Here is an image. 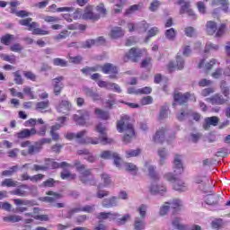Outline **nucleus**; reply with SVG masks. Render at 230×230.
<instances>
[{
  "label": "nucleus",
  "mask_w": 230,
  "mask_h": 230,
  "mask_svg": "<svg viewBox=\"0 0 230 230\" xmlns=\"http://www.w3.org/2000/svg\"><path fill=\"white\" fill-rule=\"evenodd\" d=\"M146 209L148 207L146 205H141L138 208V213L140 217H135L134 221V229L135 230H144L146 226V223H145V217H146Z\"/></svg>",
  "instance_id": "obj_3"
},
{
  "label": "nucleus",
  "mask_w": 230,
  "mask_h": 230,
  "mask_svg": "<svg viewBox=\"0 0 230 230\" xmlns=\"http://www.w3.org/2000/svg\"><path fill=\"white\" fill-rule=\"evenodd\" d=\"M53 64L55 66H59L60 67H67L68 63L65 59H62L60 58H57L53 59Z\"/></svg>",
  "instance_id": "obj_53"
},
{
  "label": "nucleus",
  "mask_w": 230,
  "mask_h": 230,
  "mask_svg": "<svg viewBox=\"0 0 230 230\" xmlns=\"http://www.w3.org/2000/svg\"><path fill=\"white\" fill-rule=\"evenodd\" d=\"M219 121H220V119L217 116L206 118L204 120V123H203L204 130H209L211 125H212V127H217V125H218Z\"/></svg>",
  "instance_id": "obj_14"
},
{
  "label": "nucleus",
  "mask_w": 230,
  "mask_h": 230,
  "mask_svg": "<svg viewBox=\"0 0 230 230\" xmlns=\"http://www.w3.org/2000/svg\"><path fill=\"white\" fill-rule=\"evenodd\" d=\"M14 76V83L17 85H22L24 84V80H22V75H21V73L19 71L13 72Z\"/></svg>",
  "instance_id": "obj_50"
},
{
  "label": "nucleus",
  "mask_w": 230,
  "mask_h": 230,
  "mask_svg": "<svg viewBox=\"0 0 230 230\" xmlns=\"http://www.w3.org/2000/svg\"><path fill=\"white\" fill-rule=\"evenodd\" d=\"M49 107V101H41L36 103V111H40V112H42L45 109H48Z\"/></svg>",
  "instance_id": "obj_41"
},
{
  "label": "nucleus",
  "mask_w": 230,
  "mask_h": 230,
  "mask_svg": "<svg viewBox=\"0 0 230 230\" xmlns=\"http://www.w3.org/2000/svg\"><path fill=\"white\" fill-rule=\"evenodd\" d=\"M136 30L137 31H146L148 30V23L146 21H142L136 24Z\"/></svg>",
  "instance_id": "obj_49"
},
{
  "label": "nucleus",
  "mask_w": 230,
  "mask_h": 230,
  "mask_svg": "<svg viewBox=\"0 0 230 230\" xmlns=\"http://www.w3.org/2000/svg\"><path fill=\"white\" fill-rule=\"evenodd\" d=\"M61 179L66 181H75V179H76V174L71 173L69 171H64L61 172Z\"/></svg>",
  "instance_id": "obj_42"
},
{
  "label": "nucleus",
  "mask_w": 230,
  "mask_h": 230,
  "mask_svg": "<svg viewBox=\"0 0 230 230\" xmlns=\"http://www.w3.org/2000/svg\"><path fill=\"white\" fill-rule=\"evenodd\" d=\"M165 204H168L174 211H181V208H182V201L177 199H172V202H166Z\"/></svg>",
  "instance_id": "obj_35"
},
{
  "label": "nucleus",
  "mask_w": 230,
  "mask_h": 230,
  "mask_svg": "<svg viewBox=\"0 0 230 230\" xmlns=\"http://www.w3.org/2000/svg\"><path fill=\"white\" fill-rule=\"evenodd\" d=\"M89 116H91V113L88 111L79 110L77 113L73 116V119L77 125H84L85 121L89 119Z\"/></svg>",
  "instance_id": "obj_4"
},
{
  "label": "nucleus",
  "mask_w": 230,
  "mask_h": 230,
  "mask_svg": "<svg viewBox=\"0 0 230 230\" xmlns=\"http://www.w3.org/2000/svg\"><path fill=\"white\" fill-rule=\"evenodd\" d=\"M178 4L181 5L180 9V13L182 15V13H188L189 17H193L194 19H197L195 16V13L191 8H190V2H184V0H179Z\"/></svg>",
  "instance_id": "obj_7"
},
{
  "label": "nucleus",
  "mask_w": 230,
  "mask_h": 230,
  "mask_svg": "<svg viewBox=\"0 0 230 230\" xmlns=\"http://www.w3.org/2000/svg\"><path fill=\"white\" fill-rule=\"evenodd\" d=\"M37 134V129L35 128H31V129L24 128L22 131L16 134L18 139H28V137H31V136H35Z\"/></svg>",
  "instance_id": "obj_16"
},
{
  "label": "nucleus",
  "mask_w": 230,
  "mask_h": 230,
  "mask_svg": "<svg viewBox=\"0 0 230 230\" xmlns=\"http://www.w3.org/2000/svg\"><path fill=\"white\" fill-rule=\"evenodd\" d=\"M1 58H3V60H4L5 62H10V64H15L16 62L15 56L13 55L9 56V55L2 54Z\"/></svg>",
  "instance_id": "obj_64"
},
{
  "label": "nucleus",
  "mask_w": 230,
  "mask_h": 230,
  "mask_svg": "<svg viewBox=\"0 0 230 230\" xmlns=\"http://www.w3.org/2000/svg\"><path fill=\"white\" fill-rule=\"evenodd\" d=\"M96 11L102 15V17L107 15V8H105V4L103 3H101L96 6Z\"/></svg>",
  "instance_id": "obj_57"
},
{
  "label": "nucleus",
  "mask_w": 230,
  "mask_h": 230,
  "mask_svg": "<svg viewBox=\"0 0 230 230\" xmlns=\"http://www.w3.org/2000/svg\"><path fill=\"white\" fill-rule=\"evenodd\" d=\"M13 202L15 206H31V201L28 199H14Z\"/></svg>",
  "instance_id": "obj_48"
},
{
  "label": "nucleus",
  "mask_w": 230,
  "mask_h": 230,
  "mask_svg": "<svg viewBox=\"0 0 230 230\" xmlns=\"http://www.w3.org/2000/svg\"><path fill=\"white\" fill-rule=\"evenodd\" d=\"M173 171L176 175H181L182 172H184V168L182 167V156L180 155H175L174 156Z\"/></svg>",
  "instance_id": "obj_12"
},
{
  "label": "nucleus",
  "mask_w": 230,
  "mask_h": 230,
  "mask_svg": "<svg viewBox=\"0 0 230 230\" xmlns=\"http://www.w3.org/2000/svg\"><path fill=\"white\" fill-rule=\"evenodd\" d=\"M17 165H14L13 167H11L9 170H5L2 172V175L4 177H12V175H13V173H15V172H17Z\"/></svg>",
  "instance_id": "obj_54"
},
{
  "label": "nucleus",
  "mask_w": 230,
  "mask_h": 230,
  "mask_svg": "<svg viewBox=\"0 0 230 230\" xmlns=\"http://www.w3.org/2000/svg\"><path fill=\"white\" fill-rule=\"evenodd\" d=\"M173 190L175 191H179L180 193L182 191H188V185L182 180L177 179L172 185Z\"/></svg>",
  "instance_id": "obj_23"
},
{
  "label": "nucleus",
  "mask_w": 230,
  "mask_h": 230,
  "mask_svg": "<svg viewBox=\"0 0 230 230\" xmlns=\"http://www.w3.org/2000/svg\"><path fill=\"white\" fill-rule=\"evenodd\" d=\"M46 194L49 196L42 198V200L43 202H49V204H55L56 200L60 199V194L51 190L48 191Z\"/></svg>",
  "instance_id": "obj_21"
},
{
  "label": "nucleus",
  "mask_w": 230,
  "mask_h": 230,
  "mask_svg": "<svg viewBox=\"0 0 230 230\" xmlns=\"http://www.w3.org/2000/svg\"><path fill=\"white\" fill-rule=\"evenodd\" d=\"M149 191L151 195H157V194L164 195L167 190H166V187L163 185H157L155 183H152L149 187Z\"/></svg>",
  "instance_id": "obj_17"
},
{
  "label": "nucleus",
  "mask_w": 230,
  "mask_h": 230,
  "mask_svg": "<svg viewBox=\"0 0 230 230\" xmlns=\"http://www.w3.org/2000/svg\"><path fill=\"white\" fill-rule=\"evenodd\" d=\"M217 31V23L213 21H209L207 22V33L208 35H215Z\"/></svg>",
  "instance_id": "obj_38"
},
{
  "label": "nucleus",
  "mask_w": 230,
  "mask_h": 230,
  "mask_svg": "<svg viewBox=\"0 0 230 230\" xmlns=\"http://www.w3.org/2000/svg\"><path fill=\"white\" fill-rule=\"evenodd\" d=\"M124 35L125 31H123L121 27H114L110 32V37H111V39H119V37H123Z\"/></svg>",
  "instance_id": "obj_29"
},
{
  "label": "nucleus",
  "mask_w": 230,
  "mask_h": 230,
  "mask_svg": "<svg viewBox=\"0 0 230 230\" xmlns=\"http://www.w3.org/2000/svg\"><path fill=\"white\" fill-rule=\"evenodd\" d=\"M73 108V104L71 102L67 100H62L59 102V103L57 106L58 112H60L61 114H67L71 109Z\"/></svg>",
  "instance_id": "obj_8"
},
{
  "label": "nucleus",
  "mask_w": 230,
  "mask_h": 230,
  "mask_svg": "<svg viewBox=\"0 0 230 230\" xmlns=\"http://www.w3.org/2000/svg\"><path fill=\"white\" fill-rule=\"evenodd\" d=\"M28 190V185H21L20 188L14 189L13 190L10 191L11 195H16L17 197H28V192L24 190Z\"/></svg>",
  "instance_id": "obj_28"
},
{
  "label": "nucleus",
  "mask_w": 230,
  "mask_h": 230,
  "mask_svg": "<svg viewBox=\"0 0 230 230\" xmlns=\"http://www.w3.org/2000/svg\"><path fill=\"white\" fill-rule=\"evenodd\" d=\"M124 168L127 170V172L132 173V175H136L137 173V166L132 163H126L124 164Z\"/></svg>",
  "instance_id": "obj_40"
},
{
  "label": "nucleus",
  "mask_w": 230,
  "mask_h": 230,
  "mask_svg": "<svg viewBox=\"0 0 230 230\" xmlns=\"http://www.w3.org/2000/svg\"><path fill=\"white\" fill-rule=\"evenodd\" d=\"M19 182L17 181H13V179H4L1 182V186L6 187V188H15Z\"/></svg>",
  "instance_id": "obj_37"
},
{
  "label": "nucleus",
  "mask_w": 230,
  "mask_h": 230,
  "mask_svg": "<svg viewBox=\"0 0 230 230\" xmlns=\"http://www.w3.org/2000/svg\"><path fill=\"white\" fill-rule=\"evenodd\" d=\"M79 181L83 182V184H89L94 182V177L93 176V171L91 169H86L80 172Z\"/></svg>",
  "instance_id": "obj_6"
},
{
  "label": "nucleus",
  "mask_w": 230,
  "mask_h": 230,
  "mask_svg": "<svg viewBox=\"0 0 230 230\" xmlns=\"http://www.w3.org/2000/svg\"><path fill=\"white\" fill-rule=\"evenodd\" d=\"M172 225L174 229L177 230H188V226L181 222L180 217H174L172 221Z\"/></svg>",
  "instance_id": "obj_31"
},
{
  "label": "nucleus",
  "mask_w": 230,
  "mask_h": 230,
  "mask_svg": "<svg viewBox=\"0 0 230 230\" xmlns=\"http://www.w3.org/2000/svg\"><path fill=\"white\" fill-rule=\"evenodd\" d=\"M3 220L4 222H12L13 224H15V222H21V220H22V217L17 215H11L4 217Z\"/></svg>",
  "instance_id": "obj_39"
},
{
  "label": "nucleus",
  "mask_w": 230,
  "mask_h": 230,
  "mask_svg": "<svg viewBox=\"0 0 230 230\" xmlns=\"http://www.w3.org/2000/svg\"><path fill=\"white\" fill-rule=\"evenodd\" d=\"M175 67H177V69H184V59L180 56L176 57V65L173 62H170L168 65L170 72L173 71Z\"/></svg>",
  "instance_id": "obj_19"
},
{
  "label": "nucleus",
  "mask_w": 230,
  "mask_h": 230,
  "mask_svg": "<svg viewBox=\"0 0 230 230\" xmlns=\"http://www.w3.org/2000/svg\"><path fill=\"white\" fill-rule=\"evenodd\" d=\"M83 19L98 21L100 19V14L93 12V6H88L85 8L84 13H83Z\"/></svg>",
  "instance_id": "obj_13"
},
{
  "label": "nucleus",
  "mask_w": 230,
  "mask_h": 230,
  "mask_svg": "<svg viewBox=\"0 0 230 230\" xmlns=\"http://www.w3.org/2000/svg\"><path fill=\"white\" fill-rule=\"evenodd\" d=\"M207 102H209V103H212V105H224V103H227L229 102V99H225L224 96L216 94L211 98H207Z\"/></svg>",
  "instance_id": "obj_18"
},
{
  "label": "nucleus",
  "mask_w": 230,
  "mask_h": 230,
  "mask_svg": "<svg viewBox=\"0 0 230 230\" xmlns=\"http://www.w3.org/2000/svg\"><path fill=\"white\" fill-rule=\"evenodd\" d=\"M102 208H116L118 206V198L117 197H111L109 199H104L102 202Z\"/></svg>",
  "instance_id": "obj_24"
},
{
  "label": "nucleus",
  "mask_w": 230,
  "mask_h": 230,
  "mask_svg": "<svg viewBox=\"0 0 230 230\" xmlns=\"http://www.w3.org/2000/svg\"><path fill=\"white\" fill-rule=\"evenodd\" d=\"M176 35L177 31H175V29L173 28L165 31V37L168 40H175Z\"/></svg>",
  "instance_id": "obj_46"
},
{
  "label": "nucleus",
  "mask_w": 230,
  "mask_h": 230,
  "mask_svg": "<svg viewBox=\"0 0 230 230\" xmlns=\"http://www.w3.org/2000/svg\"><path fill=\"white\" fill-rule=\"evenodd\" d=\"M42 150V146H40L39 142H36L34 145L29 146L28 154L29 155H35V154H39Z\"/></svg>",
  "instance_id": "obj_34"
},
{
  "label": "nucleus",
  "mask_w": 230,
  "mask_h": 230,
  "mask_svg": "<svg viewBox=\"0 0 230 230\" xmlns=\"http://www.w3.org/2000/svg\"><path fill=\"white\" fill-rule=\"evenodd\" d=\"M101 69L105 75H118V67L111 63L103 65Z\"/></svg>",
  "instance_id": "obj_22"
},
{
  "label": "nucleus",
  "mask_w": 230,
  "mask_h": 230,
  "mask_svg": "<svg viewBox=\"0 0 230 230\" xmlns=\"http://www.w3.org/2000/svg\"><path fill=\"white\" fill-rule=\"evenodd\" d=\"M74 166L75 167L76 172H78L79 173H82V172H85V170H88L85 167V164H82L80 160L74 161Z\"/></svg>",
  "instance_id": "obj_45"
},
{
  "label": "nucleus",
  "mask_w": 230,
  "mask_h": 230,
  "mask_svg": "<svg viewBox=\"0 0 230 230\" xmlns=\"http://www.w3.org/2000/svg\"><path fill=\"white\" fill-rule=\"evenodd\" d=\"M95 114L100 118L101 119H109V112L103 111L101 109H95Z\"/></svg>",
  "instance_id": "obj_51"
},
{
  "label": "nucleus",
  "mask_w": 230,
  "mask_h": 230,
  "mask_svg": "<svg viewBox=\"0 0 230 230\" xmlns=\"http://www.w3.org/2000/svg\"><path fill=\"white\" fill-rule=\"evenodd\" d=\"M96 132L100 134L98 137H86L84 136L87 134V130L79 131L78 133H67L66 135V139H77V143L81 145H111L112 143V138L107 137V128L103 127L102 123H99L95 127Z\"/></svg>",
  "instance_id": "obj_1"
},
{
  "label": "nucleus",
  "mask_w": 230,
  "mask_h": 230,
  "mask_svg": "<svg viewBox=\"0 0 230 230\" xmlns=\"http://www.w3.org/2000/svg\"><path fill=\"white\" fill-rule=\"evenodd\" d=\"M191 114V111L188 109V106H183L179 113L177 114L176 118L179 121H184L188 116Z\"/></svg>",
  "instance_id": "obj_26"
},
{
  "label": "nucleus",
  "mask_w": 230,
  "mask_h": 230,
  "mask_svg": "<svg viewBox=\"0 0 230 230\" xmlns=\"http://www.w3.org/2000/svg\"><path fill=\"white\" fill-rule=\"evenodd\" d=\"M132 119L128 115H122L120 119L117 122V130L124 134L122 141L126 145H128L136 136L134 131V125H132Z\"/></svg>",
  "instance_id": "obj_2"
},
{
  "label": "nucleus",
  "mask_w": 230,
  "mask_h": 230,
  "mask_svg": "<svg viewBox=\"0 0 230 230\" xmlns=\"http://www.w3.org/2000/svg\"><path fill=\"white\" fill-rule=\"evenodd\" d=\"M190 93H176L173 95V100H174V103H172V106H176L177 103L179 105H184V103H186L188 102V98H190Z\"/></svg>",
  "instance_id": "obj_10"
},
{
  "label": "nucleus",
  "mask_w": 230,
  "mask_h": 230,
  "mask_svg": "<svg viewBox=\"0 0 230 230\" xmlns=\"http://www.w3.org/2000/svg\"><path fill=\"white\" fill-rule=\"evenodd\" d=\"M31 21H32L31 18L20 20L19 24H21L22 26H28L29 31H31L33 28H39V23H37L36 22H31Z\"/></svg>",
  "instance_id": "obj_25"
},
{
  "label": "nucleus",
  "mask_w": 230,
  "mask_h": 230,
  "mask_svg": "<svg viewBox=\"0 0 230 230\" xmlns=\"http://www.w3.org/2000/svg\"><path fill=\"white\" fill-rule=\"evenodd\" d=\"M95 209L94 205H86L84 207L72 208L66 214V218H71L75 213H80V211H84V213H93Z\"/></svg>",
  "instance_id": "obj_5"
},
{
  "label": "nucleus",
  "mask_w": 230,
  "mask_h": 230,
  "mask_svg": "<svg viewBox=\"0 0 230 230\" xmlns=\"http://www.w3.org/2000/svg\"><path fill=\"white\" fill-rule=\"evenodd\" d=\"M218 45L208 42L205 47V53H208V51H218Z\"/></svg>",
  "instance_id": "obj_58"
},
{
  "label": "nucleus",
  "mask_w": 230,
  "mask_h": 230,
  "mask_svg": "<svg viewBox=\"0 0 230 230\" xmlns=\"http://www.w3.org/2000/svg\"><path fill=\"white\" fill-rule=\"evenodd\" d=\"M143 57V52L139 49L132 48L128 54H126V58L129 59L131 62H138L139 58Z\"/></svg>",
  "instance_id": "obj_9"
},
{
  "label": "nucleus",
  "mask_w": 230,
  "mask_h": 230,
  "mask_svg": "<svg viewBox=\"0 0 230 230\" xmlns=\"http://www.w3.org/2000/svg\"><path fill=\"white\" fill-rule=\"evenodd\" d=\"M101 188H102V184L98 186V190L96 193L97 199H103L105 197H109V191L101 190Z\"/></svg>",
  "instance_id": "obj_55"
},
{
  "label": "nucleus",
  "mask_w": 230,
  "mask_h": 230,
  "mask_svg": "<svg viewBox=\"0 0 230 230\" xmlns=\"http://www.w3.org/2000/svg\"><path fill=\"white\" fill-rule=\"evenodd\" d=\"M83 93H84L87 98H92L93 102H98L101 100L100 94L98 92L94 91L93 88H89L87 86L83 87Z\"/></svg>",
  "instance_id": "obj_15"
},
{
  "label": "nucleus",
  "mask_w": 230,
  "mask_h": 230,
  "mask_svg": "<svg viewBox=\"0 0 230 230\" xmlns=\"http://www.w3.org/2000/svg\"><path fill=\"white\" fill-rule=\"evenodd\" d=\"M70 34L71 32H69L68 31H62L58 35L54 37V40H62L64 39H67V37H69Z\"/></svg>",
  "instance_id": "obj_59"
},
{
  "label": "nucleus",
  "mask_w": 230,
  "mask_h": 230,
  "mask_svg": "<svg viewBox=\"0 0 230 230\" xmlns=\"http://www.w3.org/2000/svg\"><path fill=\"white\" fill-rule=\"evenodd\" d=\"M221 93L226 96V98H229V86H227V82L222 80L220 83Z\"/></svg>",
  "instance_id": "obj_44"
},
{
  "label": "nucleus",
  "mask_w": 230,
  "mask_h": 230,
  "mask_svg": "<svg viewBox=\"0 0 230 230\" xmlns=\"http://www.w3.org/2000/svg\"><path fill=\"white\" fill-rule=\"evenodd\" d=\"M166 118H168V106H162L159 119H166Z\"/></svg>",
  "instance_id": "obj_61"
},
{
  "label": "nucleus",
  "mask_w": 230,
  "mask_h": 230,
  "mask_svg": "<svg viewBox=\"0 0 230 230\" xmlns=\"http://www.w3.org/2000/svg\"><path fill=\"white\" fill-rule=\"evenodd\" d=\"M141 154V149H130L126 151V157L130 159V157H137Z\"/></svg>",
  "instance_id": "obj_47"
},
{
  "label": "nucleus",
  "mask_w": 230,
  "mask_h": 230,
  "mask_svg": "<svg viewBox=\"0 0 230 230\" xmlns=\"http://www.w3.org/2000/svg\"><path fill=\"white\" fill-rule=\"evenodd\" d=\"M68 59L71 64H81L82 60H84V58L82 56H68Z\"/></svg>",
  "instance_id": "obj_63"
},
{
  "label": "nucleus",
  "mask_w": 230,
  "mask_h": 230,
  "mask_svg": "<svg viewBox=\"0 0 230 230\" xmlns=\"http://www.w3.org/2000/svg\"><path fill=\"white\" fill-rule=\"evenodd\" d=\"M146 167L147 168L151 179L154 181H159V175L155 173V167H154V165H150L149 164H146Z\"/></svg>",
  "instance_id": "obj_36"
},
{
  "label": "nucleus",
  "mask_w": 230,
  "mask_h": 230,
  "mask_svg": "<svg viewBox=\"0 0 230 230\" xmlns=\"http://www.w3.org/2000/svg\"><path fill=\"white\" fill-rule=\"evenodd\" d=\"M220 200V195L218 194H210L207 197L206 202L208 206H216Z\"/></svg>",
  "instance_id": "obj_32"
},
{
  "label": "nucleus",
  "mask_w": 230,
  "mask_h": 230,
  "mask_svg": "<svg viewBox=\"0 0 230 230\" xmlns=\"http://www.w3.org/2000/svg\"><path fill=\"white\" fill-rule=\"evenodd\" d=\"M32 35H49V31H44L39 27L32 28Z\"/></svg>",
  "instance_id": "obj_62"
},
{
  "label": "nucleus",
  "mask_w": 230,
  "mask_h": 230,
  "mask_svg": "<svg viewBox=\"0 0 230 230\" xmlns=\"http://www.w3.org/2000/svg\"><path fill=\"white\" fill-rule=\"evenodd\" d=\"M161 6V2L159 0L153 1L149 5L150 12H157Z\"/></svg>",
  "instance_id": "obj_60"
},
{
  "label": "nucleus",
  "mask_w": 230,
  "mask_h": 230,
  "mask_svg": "<svg viewBox=\"0 0 230 230\" xmlns=\"http://www.w3.org/2000/svg\"><path fill=\"white\" fill-rule=\"evenodd\" d=\"M15 37L12 34H5L4 36L1 37V43L4 44V46H10V42L13 40Z\"/></svg>",
  "instance_id": "obj_43"
},
{
  "label": "nucleus",
  "mask_w": 230,
  "mask_h": 230,
  "mask_svg": "<svg viewBox=\"0 0 230 230\" xmlns=\"http://www.w3.org/2000/svg\"><path fill=\"white\" fill-rule=\"evenodd\" d=\"M116 156V152L112 151H102L101 154L102 159H112Z\"/></svg>",
  "instance_id": "obj_56"
},
{
  "label": "nucleus",
  "mask_w": 230,
  "mask_h": 230,
  "mask_svg": "<svg viewBox=\"0 0 230 230\" xmlns=\"http://www.w3.org/2000/svg\"><path fill=\"white\" fill-rule=\"evenodd\" d=\"M64 80V76L60 75L52 80V85L54 87V94L59 96L60 93L64 89V84L61 82Z\"/></svg>",
  "instance_id": "obj_11"
},
{
  "label": "nucleus",
  "mask_w": 230,
  "mask_h": 230,
  "mask_svg": "<svg viewBox=\"0 0 230 230\" xmlns=\"http://www.w3.org/2000/svg\"><path fill=\"white\" fill-rule=\"evenodd\" d=\"M164 128L158 129L153 137L154 143L161 144L164 142Z\"/></svg>",
  "instance_id": "obj_27"
},
{
  "label": "nucleus",
  "mask_w": 230,
  "mask_h": 230,
  "mask_svg": "<svg viewBox=\"0 0 230 230\" xmlns=\"http://www.w3.org/2000/svg\"><path fill=\"white\" fill-rule=\"evenodd\" d=\"M120 217L119 213H112V212H101L96 216L98 220H107V218H111V220H116Z\"/></svg>",
  "instance_id": "obj_20"
},
{
  "label": "nucleus",
  "mask_w": 230,
  "mask_h": 230,
  "mask_svg": "<svg viewBox=\"0 0 230 230\" xmlns=\"http://www.w3.org/2000/svg\"><path fill=\"white\" fill-rule=\"evenodd\" d=\"M158 155L160 157L159 164L160 166H164V164H166V159L168 157V151L164 148L158 149Z\"/></svg>",
  "instance_id": "obj_33"
},
{
  "label": "nucleus",
  "mask_w": 230,
  "mask_h": 230,
  "mask_svg": "<svg viewBox=\"0 0 230 230\" xmlns=\"http://www.w3.org/2000/svg\"><path fill=\"white\" fill-rule=\"evenodd\" d=\"M123 6H125V1L120 0L113 6L114 13H121L123 10Z\"/></svg>",
  "instance_id": "obj_52"
},
{
  "label": "nucleus",
  "mask_w": 230,
  "mask_h": 230,
  "mask_svg": "<svg viewBox=\"0 0 230 230\" xmlns=\"http://www.w3.org/2000/svg\"><path fill=\"white\" fill-rule=\"evenodd\" d=\"M143 8H145V5L143 4V3L133 4L126 10L125 15H132L134 12H140V10H143Z\"/></svg>",
  "instance_id": "obj_30"
}]
</instances>
